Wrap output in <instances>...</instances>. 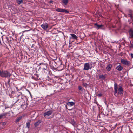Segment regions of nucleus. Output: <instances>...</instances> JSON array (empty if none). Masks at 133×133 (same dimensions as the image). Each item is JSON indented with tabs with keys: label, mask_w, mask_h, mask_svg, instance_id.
Masks as SVG:
<instances>
[{
	"label": "nucleus",
	"mask_w": 133,
	"mask_h": 133,
	"mask_svg": "<svg viewBox=\"0 0 133 133\" xmlns=\"http://www.w3.org/2000/svg\"><path fill=\"white\" fill-rule=\"evenodd\" d=\"M129 36L130 38H133V29L130 28L128 30Z\"/></svg>",
	"instance_id": "nucleus-10"
},
{
	"label": "nucleus",
	"mask_w": 133,
	"mask_h": 133,
	"mask_svg": "<svg viewBox=\"0 0 133 133\" xmlns=\"http://www.w3.org/2000/svg\"><path fill=\"white\" fill-rule=\"evenodd\" d=\"M94 25L95 26V27L98 29H101L102 30H104L105 28L103 25H99L97 24V23H95Z\"/></svg>",
	"instance_id": "nucleus-9"
},
{
	"label": "nucleus",
	"mask_w": 133,
	"mask_h": 133,
	"mask_svg": "<svg viewBox=\"0 0 133 133\" xmlns=\"http://www.w3.org/2000/svg\"><path fill=\"white\" fill-rule=\"evenodd\" d=\"M6 125V123L4 122L0 123V129L3 128Z\"/></svg>",
	"instance_id": "nucleus-17"
},
{
	"label": "nucleus",
	"mask_w": 133,
	"mask_h": 133,
	"mask_svg": "<svg viewBox=\"0 0 133 133\" xmlns=\"http://www.w3.org/2000/svg\"><path fill=\"white\" fill-rule=\"evenodd\" d=\"M123 69V67L120 65L118 66L116 68V69L118 71H122Z\"/></svg>",
	"instance_id": "nucleus-18"
},
{
	"label": "nucleus",
	"mask_w": 133,
	"mask_h": 133,
	"mask_svg": "<svg viewBox=\"0 0 133 133\" xmlns=\"http://www.w3.org/2000/svg\"><path fill=\"white\" fill-rule=\"evenodd\" d=\"M70 35L71 36V37H70V38H72L74 39L77 40L78 37L75 34H71Z\"/></svg>",
	"instance_id": "nucleus-16"
},
{
	"label": "nucleus",
	"mask_w": 133,
	"mask_h": 133,
	"mask_svg": "<svg viewBox=\"0 0 133 133\" xmlns=\"http://www.w3.org/2000/svg\"><path fill=\"white\" fill-rule=\"evenodd\" d=\"M131 57L133 58V54H131Z\"/></svg>",
	"instance_id": "nucleus-37"
},
{
	"label": "nucleus",
	"mask_w": 133,
	"mask_h": 133,
	"mask_svg": "<svg viewBox=\"0 0 133 133\" xmlns=\"http://www.w3.org/2000/svg\"><path fill=\"white\" fill-rule=\"evenodd\" d=\"M68 0H62V2L65 5H66L68 2Z\"/></svg>",
	"instance_id": "nucleus-22"
},
{
	"label": "nucleus",
	"mask_w": 133,
	"mask_h": 133,
	"mask_svg": "<svg viewBox=\"0 0 133 133\" xmlns=\"http://www.w3.org/2000/svg\"><path fill=\"white\" fill-rule=\"evenodd\" d=\"M7 113H4L0 114V119H1L3 117H5L7 115Z\"/></svg>",
	"instance_id": "nucleus-20"
},
{
	"label": "nucleus",
	"mask_w": 133,
	"mask_h": 133,
	"mask_svg": "<svg viewBox=\"0 0 133 133\" xmlns=\"http://www.w3.org/2000/svg\"><path fill=\"white\" fill-rule=\"evenodd\" d=\"M6 39L8 41H8V37H6Z\"/></svg>",
	"instance_id": "nucleus-39"
},
{
	"label": "nucleus",
	"mask_w": 133,
	"mask_h": 133,
	"mask_svg": "<svg viewBox=\"0 0 133 133\" xmlns=\"http://www.w3.org/2000/svg\"><path fill=\"white\" fill-rule=\"evenodd\" d=\"M75 103H74L73 102H69L67 103V105H65V107L66 109H67V105L70 107H71L73 106Z\"/></svg>",
	"instance_id": "nucleus-15"
},
{
	"label": "nucleus",
	"mask_w": 133,
	"mask_h": 133,
	"mask_svg": "<svg viewBox=\"0 0 133 133\" xmlns=\"http://www.w3.org/2000/svg\"><path fill=\"white\" fill-rule=\"evenodd\" d=\"M41 27L44 30H46L48 27V25L47 23H45L42 24Z\"/></svg>",
	"instance_id": "nucleus-13"
},
{
	"label": "nucleus",
	"mask_w": 133,
	"mask_h": 133,
	"mask_svg": "<svg viewBox=\"0 0 133 133\" xmlns=\"http://www.w3.org/2000/svg\"><path fill=\"white\" fill-rule=\"evenodd\" d=\"M129 28L130 29V26H129L126 24H124V27L123 28V30L127 31Z\"/></svg>",
	"instance_id": "nucleus-14"
},
{
	"label": "nucleus",
	"mask_w": 133,
	"mask_h": 133,
	"mask_svg": "<svg viewBox=\"0 0 133 133\" xmlns=\"http://www.w3.org/2000/svg\"><path fill=\"white\" fill-rule=\"evenodd\" d=\"M53 112V111L52 110L48 111L45 112L43 114L44 116H49L51 115Z\"/></svg>",
	"instance_id": "nucleus-12"
},
{
	"label": "nucleus",
	"mask_w": 133,
	"mask_h": 133,
	"mask_svg": "<svg viewBox=\"0 0 133 133\" xmlns=\"http://www.w3.org/2000/svg\"><path fill=\"white\" fill-rule=\"evenodd\" d=\"M92 67V63H86L84 65L83 70H88L89 69H91Z\"/></svg>",
	"instance_id": "nucleus-3"
},
{
	"label": "nucleus",
	"mask_w": 133,
	"mask_h": 133,
	"mask_svg": "<svg viewBox=\"0 0 133 133\" xmlns=\"http://www.w3.org/2000/svg\"><path fill=\"white\" fill-rule=\"evenodd\" d=\"M102 96V94L101 93H99V94H98L97 95V96H98V97H101Z\"/></svg>",
	"instance_id": "nucleus-30"
},
{
	"label": "nucleus",
	"mask_w": 133,
	"mask_h": 133,
	"mask_svg": "<svg viewBox=\"0 0 133 133\" xmlns=\"http://www.w3.org/2000/svg\"><path fill=\"white\" fill-rule=\"evenodd\" d=\"M118 89V84L117 83H115L114 85V95H115L117 93Z\"/></svg>",
	"instance_id": "nucleus-11"
},
{
	"label": "nucleus",
	"mask_w": 133,
	"mask_h": 133,
	"mask_svg": "<svg viewBox=\"0 0 133 133\" xmlns=\"http://www.w3.org/2000/svg\"><path fill=\"white\" fill-rule=\"evenodd\" d=\"M130 48H133V44L130 43Z\"/></svg>",
	"instance_id": "nucleus-29"
},
{
	"label": "nucleus",
	"mask_w": 133,
	"mask_h": 133,
	"mask_svg": "<svg viewBox=\"0 0 133 133\" xmlns=\"http://www.w3.org/2000/svg\"><path fill=\"white\" fill-rule=\"evenodd\" d=\"M128 17H130V19L128 20V22L130 24L133 22V12L132 11H129L128 14Z\"/></svg>",
	"instance_id": "nucleus-4"
},
{
	"label": "nucleus",
	"mask_w": 133,
	"mask_h": 133,
	"mask_svg": "<svg viewBox=\"0 0 133 133\" xmlns=\"http://www.w3.org/2000/svg\"><path fill=\"white\" fill-rule=\"evenodd\" d=\"M39 70H42L41 71L43 73L45 74H46L48 72L47 70L48 65L46 63L44 64L41 63L39 64Z\"/></svg>",
	"instance_id": "nucleus-1"
},
{
	"label": "nucleus",
	"mask_w": 133,
	"mask_h": 133,
	"mask_svg": "<svg viewBox=\"0 0 133 133\" xmlns=\"http://www.w3.org/2000/svg\"><path fill=\"white\" fill-rule=\"evenodd\" d=\"M41 120H39L37 122H36L34 124V125L35 127H37L38 125L39 124L41 123Z\"/></svg>",
	"instance_id": "nucleus-21"
},
{
	"label": "nucleus",
	"mask_w": 133,
	"mask_h": 133,
	"mask_svg": "<svg viewBox=\"0 0 133 133\" xmlns=\"http://www.w3.org/2000/svg\"><path fill=\"white\" fill-rule=\"evenodd\" d=\"M99 77V79H104L105 78V76L103 75H100Z\"/></svg>",
	"instance_id": "nucleus-23"
},
{
	"label": "nucleus",
	"mask_w": 133,
	"mask_h": 133,
	"mask_svg": "<svg viewBox=\"0 0 133 133\" xmlns=\"http://www.w3.org/2000/svg\"><path fill=\"white\" fill-rule=\"evenodd\" d=\"M26 127L28 128H29L30 127V123L29 122H28L26 123Z\"/></svg>",
	"instance_id": "nucleus-26"
},
{
	"label": "nucleus",
	"mask_w": 133,
	"mask_h": 133,
	"mask_svg": "<svg viewBox=\"0 0 133 133\" xmlns=\"http://www.w3.org/2000/svg\"><path fill=\"white\" fill-rule=\"evenodd\" d=\"M21 119V117H19L16 120V122H18Z\"/></svg>",
	"instance_id": "nucleus-27"
},
{
	"label": "nucleus",
	"mask_w": 133,
	"mask_h": 133,
	"mask_svg": "<svg viewBox=\"0 0 133 133\" xmlns=\"http://www.w3.org/2000/svg\"><path fill=\"white\" fill-rule=\"evenodd\" d=\"M78 89H79L80 90L82 91H83V90L85 91V90L83 88H82L81 86H79L78 87Z\"/></svg>",
	"instance_id": "nucleus-24"
},
{
	"label": "nucleus",
	"mask_w": 133,
	"mask_h": 133,
	"mask_svg": "<svg viewBox=\"0 0 133 133\" xmlns=\"http://www.w3.org/2000/svg\"><path fill=\"white\" fill-rule=\"evenodd\" d=\"M30 31V30H25L24 31H23V33H24L25 32H27V31Z\"/></svg>",
	"instance_id": "nucleus-36"
},
{
	"label": "nucleus",
	"mask_w": 133,
	"mask_h": 133,
	"mask_svg": "<svg viewBox=\"0 0 133 133\" xmlns=\"http://www.w3.org/2000/svg\"><path fill=\"white\" fill-rule=\"evenodd\" d=\"M11 75V74L7 70L0 71V76L2 77L8 78Z\"/></svg>",
	"instance_id": "nucleus-2"
},
{
	"label": "nucleus",
	"mask_w": 133,
	"mask_h": 133,
	"mask_svg": "<svg viewBox=\"0 0 133 133\" xmlns=\"http://www.w3.org/2000/svg\"><path fill=\"white\" fill-rule=\"evenodd\" d=\"M27 91H28V92H29V93L31 95V94L30 92V91L29 90H27Z\"/></svg>",
	"instance_id": "nucleus-34"
},
{
	"label": "nucleus",
	"mask_w": 133,
	"mask_h": 133,
	"mask_svg": "<svg viewBox=\"0 0 133 133\" xmlns=\"http://www.w3.org/2000/svg\"><path fill=\"white\" fill-rule=\"evenodd\" d=\"M15 87L16 88V90L17 91H18L19 90H20L21 89H19L18 88V87H17L16 86H15Z\"/></svg>",
	"instance_id": "nucleus-31"
},
{
	"label": "nucleus",
	"mask_w": 133,
	"mask_h": 133,
	"mask_svg": "<svg viewBox=\"0 0 133 133\" xmlns=\"http://www.w3.org/2000/svg\"><path fill=\"white\" fill-rule=\"evenodd\" d=\"M55 11L58 12H64L66 13H68V11L65 9L62 8H58L55 9Z\"/></svg>",
	"instance_id": "nucleus-8"
},
{
	"label": "nucleus",
	"mask_w": 133,
	"mask_h": 133,
	"mask_svg": "<svg viewBox=\"0 0 133 133\" xmlns=\"http://www.w3.org/2000/svg\"><path fill=\"white\" fill-rule=\"evenodd\" d=\"M72 124L73 125H75L76 124V123L74 121L73 122H72Z\"/></svg>",
	"instance_id": "nucleus-32"
},
{
	"label": "nucleus",
	"mask_w": 133,
	"mask_h": 133,
	"mask_svg": "<svg viewBox=\"0 0 133 133\" xmlns=\"http://www.w3.org/2000/svg\"><path fill=\"white\" fill-rule=\"evenodd\" d=\"M23 100L22 98L21 95H19L17 97V100L16 102L14 103V104L17 103L21 105L22 106V104L21 103V102H23Z\"/></svg>",
	"instance_id": "nucleus-5"
},
{
	"label": "nucleus",
	"mask_w": 133,
	"mask_h": 133,
	"mask_svg": "<svg viewBox=\"0 0 133 133\" xmlns=\"http://www.w3.org/2000/svg\"><path fill=\"white\" fill-rule=\"evenodd\" d=\"M123 86L121 84H119L118 86V92L120 95H122L123 93Z\"/></svg>",
	"instance_id": "nucleus-7"
},
{
	"label": "nucleus",
	"mask_w": 133,
	"mask_h": 133,
	"mask_svg": "<svg viewBox=\"0 0 133 133\" xmlns=\"http://www.w3.org/2000/svg\"><path fill=\"white\" fill-rule=\"evenodd\" d=\"M17 3L19 4H20L23 3V0H18Z\"/></svg>",
	"instance_id": "nucleus-25"
},
{
	"label": "nucleus",
	"mask_w": 133,
	"mask_h": 133,
	"mask_svg": "<svg viewBox=\"0 0 133 133\" xmlns=\"http://www.w3.org/2000/svg\"><path fill=\"white\" fill-rule=\"evenodd\" d=\"M34 46V44H32L31 46V48H33Z\"/></svg>",
	"instance_id": "nucleus-35"
},
{
	"label": "nucleus",
	"mask_w": 133,
	"mask_h": 133,
	"mask_svg": "<svg viewBox=\"0 0 133 133\" xmlns=\"http://www.w3.org/2000/svg\"><path fill=\"white\" fill-rule=\"evenodd\" d=\"M121 62L122 64L126 66H129L131 65L130 62L127 61V60L121 59Z\"/></svg>",
	"instance_id": "nucleus-6"
},
{
	"label": "nucleus",
	"mask_w": 133,
	"mask_h": 133,
	"mask_svg": "<svg viewBox=\"0 0 133 133\" xmlns=\"http://www.w3.org/2000/svg\"><path fill=\"white\" fill-rule=\"evenodd\" d=\"M10 81V79H9L8 80V83L9 84Z\"/></svg>",
	"instance_id": "nucleus-38"
},
{
	"label": "nucleus",
	"mask_w": 133,
	"mask_h": 133,
	"mask_svg": "<svg viewBox=\"0 0 133 133\" xmlns=\"http://www.w3.org/2000/svg\"><path fill=\"white\" fill-rule=\"evenodd\" d=\"M121 12H122L124 14V16L126 17V18H127V17H128V15H127L125 14L123 12H122V11H121Z\"/></svg>",
	"instance_id": "nucleus-28"
},
{
	"label": "nucleus",
	"mask_w": 133,
	"mask_h": 133,
	"mask_svg": "<svg viewBox=\"0 0 133 133\" xmlns=\"http://www.w3.org/2000/svg\"><path fill=\"white\" fill-rule=\"evenodd\" d=\"M53 2V1L52 0H50L49 2V3H52Z\"/></svg>",
	"instance_id": "nucleus-33"
},
{
	"label": "nucleus",
	"mask_w": 133,
	"mask_h": 133,
	"mask_svg": "<svg viewBox=\"0 0 133 133\" xmlns=\"http://www.w3.org/2000/svg\"><path fill=\"white\" fill-rule=\"evenodd\" d=\"M112 65L111 64H109L106 67V69L107 70L109 71L111 70L112 67Z\"/></svg>",
	"instance_id": "nucleus-19"
}]
</instances>
